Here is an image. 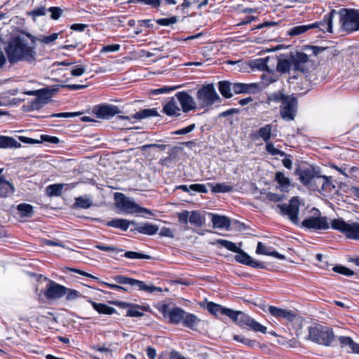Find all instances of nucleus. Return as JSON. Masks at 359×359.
I'll list each match as a JSON object with an SVG mask.
<instances>
[{
  "label": "nucleus",
  "instance_id": "nucleus-20",
  "mask_svg": "<svg viewBox=\"0 0 359 359\" xmlns=\"http://www.w3.org/2000/svg\"><path fill=\"white\" fill-rule=\"evenodd\" d=\"M93 112L98 118H110L120 113L118 107L110 104L97 105L93 107Z\"/></svg>",
  "mask_w": 359,
  "mask_h": 359
},
{
  "label": "nucleus",
  "instance_id": "nucleus-2",
  "mask_svg": "<svg viewBox=\"0 0 359 359\" xmlns=\"http://www.w3.org/2000/svg\"><path fill=\"white\" fill-rule=\"evenodd\" d=\"M326 48L312 45H304L302 46V51L290 53L291 61L294 70L304 74L310 72L313 68L314 61L310 57L317 56L320 53L324 51Z\"/></svg>",
  "mask_w": 359,
  "mask_h": 359
},
{
  "label": "nucleus",
  "instance_id": "nucleus-28",
  "mask_svg": "<svg viewBox=\"0 0 359 359\" xmlns=\"http://www.w3.org/2000/svg\"><path fill=\"white\" fill-rule=\"evenodd\" d=\"M256 253L258 255H269L278 259H285V257L283 255L280 254L276 250H273V248L266 247L262 242H258L256 249Z\"/></svg>",
  "mask_w": 359,
  "mask_h": 359
},
{
  "label": "nucleus",
  "instance_id": "nucleus-25",
  "mask_svg": "<svg viewBox=\"0 0 359 359\" xmlns=\"http://www.w3.org/2000/svg\"><path fill=\"white\" fill-rule=\"evenodd\" d=\"M65 187L66 189H73L76 187L75 184H53L46 187V194L50 196H60L62 194L63 187Z\"/></svg>",
  "mask_w": 359,
  "mask_h": 359
},
{
  "label": "nucleus",
  "instance_id": "nucleus-56",
  "mask_svg": "<svg viewBox=\"0 0 359 359\" xmlns=\"http://www.w3.org/2000/svg\"><path fill=\"white\" fill-rule=\"evenodd\" d=\"M195 128H196L195 123H192L185 128H181V129H179V130L172 132V134L175 135H186V134L191 133Z\"/></svg>",
  "mask_w": 359,
  "mask_h": 359
},
{
  "label": "nucleus",
  "instance_id": "nucleus-15",
  "mask_svg": "<svg viewBox=\"0 0 359 359\" xmlns=\"http://www.w3.org/2000/svg\"><path fill=\"white\" fill-rule=\"evenodd\" d=\"M24 36H27L29 40V41H28L24 39V62L32 65H35L36 63V53L35 48L39 38L30 34L25 30Z\"/></svg>",
  "mask_w": 359,
  "mask_h": 359
},
{
  "label": "nucleus",
  "instance_id": "nucleus-1",
  "mask_svg": "<svg viewBox=\"0 0 359 359\" xmlns=\"http://www.w3.org/2000/svg\"><path fill=\"white\" fill-rule=\"evenodd\" d=\"M158 311L171 325L182 323L184 327L194 330L196 325L200 322V319L195 314L188 313L179 306L170 307L169 304H163L160 306Z\"/></svg>",
  "mask_w": 359,
  "mask_h": 359
},
{
  "label": "nucleus",
  "instance_id": "nucleus-33",
  "mask_svg": "<svg viewBox=\"0 0 359 359\" xmlns=\"http://www.w3.org/2000/svg\"><path fill=\"white\" fill-rule=\"evenodd\" d=\"M109 304L115 305L116 306H118L121 309H126L128 308V309L130 308H141V310L143 311H150V307L149 305H140L137 304L130 303V302H121V301H109Z\"/></svg>",
  "mask_w": 359,
  "mask_h": 359
},
{
  "label": "nucleus",
  "instance_id": "nucleus-52",
  "mask_svg": "<svg viewBox=\"0 0 359 359\" xmlns=\"http://www.w3.org/2000/svg\"><path fill=\"white\" fill-rule=\"evenodd\" d=\"M47 11L50 13V18L54 20H58L63 13L62 9L57 6H51Z\"/></svg>",
  "mask_w": 359,
  "mask_h": 359
},
{
  "label": "nucleus",
  "instance_id": "nucleus-43",
  "mask_svg": "<svg viewBox=\"0 0 359 359\" xmlns=\"http://www.w3.org/2000/svg\"><path fill=\"white\" fill-rule=\"evenodd\" d=\"M275 181L283 189L287 188L290 185V180L285 177L284 173L276 172L275 174Z\"/></svg>",
  "mask_w": 359,
  "mask_h": 359
},
{
  "label": "nucleus",
  "instance_id": "nucleus-54",
  "mask_svg": "<svg viewBox=\"0 0 359 359\" xmlns=\"http://www.w3.org/2000/svg\"><path fill=\"white\" fill-rule=\"evenodd\" d=\"M290 95H285L282 92L278 91L272 93L270 97L269 100L271 101H273L274 102H281L282 103L288 98Z\"/></svg>",
  "mask_w": 359,
  "mask_h": 359
},
{
  "label": "nucleus",
  "instance_id": "nucleus-16",
  "mask_svg": "<svg viewBox=\"0 0 359 359\" xmlns=\"http://www.w3.org/2000/svg\"><path fill=\"white\" fill-rule=\"evenodd\" d=\"M297 108V99L293 95H290L281 104L280 114L285 121H293L296 116Z\"/></svg>",
  "mask_w": 359,
  "mask_h": 359
},
{
  "label": "nucleus",
  "instance_id": "nucleus-64",
  "mask_svg": "<svg viewBox=\"0 0 359 359\" xmlns=\"http://www.w3.org/2000/svg\"><path fill=\"white\" fill-rule=\"evenodd\" d=\"M80 112H61L57 114H52L49 117H57V118H69L74 117L80 115Z\"/></svg>",
  "mask_w": 359,
  "mask_h": 359
},
{
  "label": "nucleus",
  "instance_id": "nucleus-41",
  "mask_svg": "<svg viewBox=\"0 0 359 359\" xmlns=\"http://www.w3.org/2000/svg\"><path fill=\"white\" fill-rule=\"evenodd\" d=\"M14 191L13 185L4 177H0V196L6 197Z\"/></svg>",
  "mask_w": 359,
  "mask_h": 359
},
{
  "label": "nucleus",
  "instance_id": "nucleus-30",
  "mask_svg": "<svg viewBox=\"0 0 359 359\" xmlns=\"http://www.w3.org/2000/svg\"><path fill=\"white\" fill-rule=\"evenodd\" d=\"M271 124H266L264 126L261 127L256 134H252V138L257 139L258 137H261L266 143H268L269 142L271 137Z\"/></svg>",
  "mask_w": 359,
  "mask_h": 359
},
{
  "label": "nucleus",
  "instance_id": "nucleus-51",
  "mask_svg": "<svg viewBox=\"0 0 359 359\" xmlns=\"http://www.w3.org/2000/svg\"><path fill=\"white\" fill-rule=\"evenodd\" d=\"M65 296H66V300L70 302L80 297L81 294L76 290L67 287V290H66Z\"/></svg>",
  "mask_w": 359,
  "mask_h": 359
},
{
  "label": "nucleus",
  "instance_id": "nucleus-22",
  "mask_svg": "<svg viewBox=\"0 0 359 359\" xmlns=\"http://www.w3.org/2000/svg\"><path fill=\"white\" fill-rule=\"evenodd\" d=\"M179 103L181 105L182 110L184 113H187L197 108L196 104L194 98L186 91L177 92L175 94Z\"/></svg>",
  "mask_w": 359,
  "mask_h": 359
},
{
  "label": "nucleus",
  "instance_id": "nucleus-19",
  "mask_svg": "<svg viewBox=\"0 0 359 359\" xmlns=\"http://www.w3.org/2000/svg\"><path fill=\"white\" fill-rule=\"evenodd\" d=\"M318 172L312 165L308 167L298 166L294 171L295 175L299 176L300 182L306 188L311 184L315 176Z\"/></svg>",
  "mask_w": 359,
  "mask_h": 359
},
{
  "label": "nucleus",
  "instance_id": "nucleus-53",
  "mask_svg": "<svg viewBox=\"0 0 359 359\" xmlns=\"http://www.w3.org/2000/svg\"><path fill=\"white\" fill-rule=\"evenodd\" d=\"M177 22L176 16H172L168 18H159L156 20V22L161 26H169Z\"/></svg>",
  "mask_w": 359,
  "mask_h": 359
},
{
  "label": "nucleus",
  "instance_id": "nucleus-3",
  "mask_svg": "<svg viewBox=\"0 0 359 359\" xmlns=\"http://www.w3.org/2000/svg\"><path fill=\"white\" fill-rule=\"evenodd\" d=\"M113 279L117 284L109 283L104 281H102L101 284L107 286L109 289L126 292H128V288L120 285H128L137 287L139 290L144 291L148 293H153L156 291L161 290L160 287H156L154 285H147L144 281L122 275L115 276Z\"/></svg>",
  "mask_w": 359,
  "mask_h": 359
},
{
  "label": "nucleus",
  "instance_id": "nucleus-10",
  "mask_svg": "<svg viewBox=\"0 0 359 359\" xmlns=\"http://www.w3.org/2000/svg\"><path fill=\"white\" fill-rule=\"evenodd\" d=\"M309 339L320 345L330 346L334 339L332 328L318 324L309 328Z\"/></svg>",
  "mask_w": 359,
  "mask_h": 359
},
{
  "label": "nucleus",
  "instance_id": "nucleus-23",
  "mask_svg": "<svg viewBox=\"0 0 359 359\" xmlns=\"http://www.w3.org/2000/svg\"><path fill=\"white\" fill-rule=\"evenodd\" d=\"M336 14L337 11L334 9H332L329 13L323 16L322 20L315 22L311 25H317L315 28H319V29L323 32H327L329 33H332L333 18Z\"/></svg>",
  "mask_w": 359,
  "mask_h": 359
},
{
  "label": "nucleus",
  "instance_id": "nucleus-36",
  "mask_svg": "<svg viewBox=\"0 0 359 359\" xmlns=\"http://www.w3.org/2000/svg\"><path fill=\"white\" fill-rule=\"evenodd\" d=\"M205 221V218L199 212L193 210L189 212V222L196 227H201Z\"/></svg>",
  "mask_w": 359,
  "mask_h": 359
},
{
  "label": "nucleus",
  "instance_id": "nucleus-44",
  "mask_svg": "<svg viewBox=\"0 0 359 359\" xmlns=\"http://www.w3.org/2000/svg\"><path fill=\"white\" fill-rule=\"evenodd\" d=\"M92 205L90 200L86 197L79 196L76 198L73 207L75 208H89Z\"/></svg>",
  "mask_w": 359,
  "mask_h": 359
},
{
  "label": "nucleus",
  "instance_id": "nucleus-8",
  "mask_svg": "<svg viewBox=\"0 0 359 359\" xmlns=\"http://www.w3.org/2000/svg\"><path fill=\"white\" fill-rule=\"evenodd\" d=\"M339 13L343 31L348 34L359 31V9L341 8Z\"/></svg>",
  "mask_w": 359,
  "mask_h": 359
},
{
  "label": "nucleus",
  "instance_id": "nucleus-61",
  "mask_svg": "<svg viewBox=\"0 0 359 359\" xmlns=\"http://www.w3.org/2000/svg\"><path fill=\"white\" fill-rule=\"evenodd\" d=\"M41 143L48 142L50 144H57L60 142V139L56 136H50L48 135H41Z\"/></svg>",
  "mask_w": 359,
  "mask_h": 359
},
{
  "label": "nucleus",
  "instance_id": "nucleus-50",
  "mask_svg": "<svg viewBox=\"0 0 359 359\" xmlns=\"http://www.w3.org/2000/svg\"><path fill=\"white\" fill-rule=\"evenodd\" d=\"M332 269L334 272L346 276H351L354 274V272L352 270L342 265H336Z\"/></svg>",
  "mask_w": 359,
  "mask_h": 359
},
{
  "label": "nucleus",
  "instance_id": "nucleus-48",
  "mask_svg": "<svg viewBox=\"0 0 359 359\" xmlns=\"http://www.w3.org/2000/svg\"><path fill=\"white\" fill-rule=\"evenodd\" d=\"M124 257L128 259H150L151 257L150 255L137 252L134 251H127L124 254Z\"/></svg>",
  "mask_w": 359,
  "mask_h": 359
},
{
  "label": "nucleus",
  "instance_id": "nucleus-38",
  "mask_svg": "<svg viewBox=\"0 0 359 359\" xmlns=\"http://www.w3.org/2000/svg\"><path fill=\"white\" fill-rule=\"evenodd\" d=\"M158 113L156 108L142 109L132 116L135 119H144L151 116H158Z\"/></svg>",
  "mask_w": 359,
  "mask_h": 359
},
{
  "label": "nucleus",
  "instance_id": "nucleus-60",
  "mask_svg": "<svg viewBox=\"0 0 359 359\" xmlns=\"http://www.w3.org/2000/svg\"><path fill=\"white\" fill-rule=\"evenodd\" d=\"M86 72V68L83 65H78L71 69L70 74L73 76H79L84 74Z\"/></svg>",
  "mask_w": 359,
  "mask_h": 359
},
{
  "label": "nucleus",
  "instance_id": "nucleus-4",
  "mask_svg": "<svg viewBox=\"0 0 359 359\" xmlns=\"http://www.w3.org/2000/svg\"><path fill=\"white\" fill-rule=\"evenodd\" d=\"M4 50L9 62L15 63L22 59V31L12 32L6 43Z\"/></svg>",
  "mask_w": 359,
  "mask_h": 359
},
{
  "label": "nucleus",
  "instance_id": "nucleus-11",
  "mask_svg": "<svg viewBox=\"0 0 359 359\" xmlns=\"http://www.w3.org/2000/svg\"><path fill=\"white\" fill-rule=\"evenodd\" d=\"M229 318L242 327H249L255 332H259L263 334L266 333V327L262 325L243 311L233 310V314L230 316Z\"/></svg>",
  "mask_w": 359,
  "mask_h": 359
},
{
  "label": "nucleus",
  "instance_id": "nucleus-46",
  "mask_svg": "<svg viewBox=\"0 0 359 359\" xmlns=\"http://www.w3.org/2000/svg\"><path fill=\"white\" fill-rule=\"evenodd\" d=\"M128 4H142L152 8H158L161 4V0H128Z\"/></svg>",
  "mask_w": 359,
  "mask_h": 359
},
{
  "label": "nucleus",
  "instance_id": "nucleus-12",
  "mask_svg": "<svg viewBox=\"0 0 359 359\" xmlns=\"http://www.w3.org/2000/svg\"><path fill=\"white\" fill-rule=\"evenodd\" d=\"M331 227L337 230L350 239L359 240V223H346L341 218L334 219L331 222Z\"/></svg>",
  "mask_w": 359,
  "mask_h": 359
},
{
  "label": "nucleus",
  "instance_id": "nucleus-59",
  "mask_svg": "<svg viewBox=\"0 0 359 359\" xmlns=\"http://www.w3.org/2000/svg\"><path fill=\"white\" fill-rule=\"evenodd\" d=\"M141 308H130L127 310L126 316V317H142L144 315V313L142 311H140Z\"/></svg>",
  "mask_w": 359,
  "mask_h": 359
},
{
  "label": "nucleus",
  "instance_id": "nucleus-58",
  "mask_svg": "<svg viewBox=\"0 0 359 359\" xmlns=\"http://www.w3.org/2000/svg\"><path fill=\"white\" fill-rule=\"evenodd\" d=\"M59 36V33H53L49 36H41V39H39L38 41H41L42 43L45 44H49L52 42H54Z\"/></svg>",
  "mask_w": 359,
  "mask_h": 359
},
{
  "label": "nucleus",
  "instance_id": "nucleus-18",
  "mask_svg": "<svg viewBox=\"0 0 359 359\" xmlns=\"http://www.w3.org/2000/svg\"><path fill=\"white\" fill-rule=\"evenodd\" d=\"M302 227L310 230H326L329 229V224L326 217L311 216L302 221Z\"/></svg>",
  "mask_w": 359,
  "mask_h": 359
},
{
  "label": "nucleus",
  "instance_id": "nucleus-37",
  "mask_svg": "<svg viewBox=\"0 0 359 359\" xmlns=\"http://www.w3.org/2000/svg\"><path fill=\"white\" fill-rule=\"evenodd\" d=\"M208 186L211 188L212 193H227L233 190V186L226 183H208Z\"/></svg>",
  "mask_w": 359,
  "mask_h": 359
},
{
  "label": "nucleus",
  "instance_id": "nucleus-9",
  "mask_svg": "<svg viewBox=\"0 0 359 359\" xmlns=\"http://www.w3.org/2000/svg\"><path fill=\"white\" fill-rule=\"evenodd\" d=\"M196 97L198 109L209 108L215 102L221 100L213 83L202 86V87L198 90Z\"/></svg>",
  "mask_w": 359,
  "mask_h": 359
},
{
  "label": "nucleus",
  "instance_id": "nucleus-62",
  "mask_svg": "<svg viewBox=\"0 0 359 359\" xmlns=\"http://www.w3.org/2000/svg\"><path fill=\"white\" fill-rule=\"evenodd\" d=\"M189 189L194 191L202 194H207L208 189L205 184H192L189 186Z\"/></svg>",
  "mask_w": 359,
  "mask_h": 359
},
{
  "label": "nucleus",
  "instance_id": "nucleus-39",
  "mask_svg": "<svg viewBox=\"0 0 359 359\" xmlns=\"http://www.w3.org/2000/svg\"><path fill=\"white\" fill-rule=\"evenodd\" d=\"M20 146V143L18 142L14 138L0 135V148H18Z\"/></svg>",
  "mask_w": 359,
  "mask_h": 359
},
{
  "label": "nucleus",
  "instance_id": "nucleus-47",
  "mask_svg": "<svg viewBox=\"0 0 359 359\" xmlns=\"http://www.w3.org/2000/svg\"><path fill=\"white\" fill-rule=\"evenodd\" d=\"M218 243L224 248L229 251L237 253L240 250V248L237 247L236 244L232 241L220 239Z\"/></svg>",
  "mask_w": 359,
  "mask_h": 359
},
{
  "label": "nucleus",
  "instance_id": "nucleus-27",
  "mask_svg": "<svg viewBox=\"0 0 359 359\" xmlns=\"http://www.w3.org/2000/svg\"><path fill=\"white\" fill-rule=\"evenodd\" d=\"M210 215H212V222L214 228L224 229L226 230L230 229L231 220L229 217L212 213Z\"/></svg>",
  "mask_w": 359,
  "mask_h": 359
},
{
  "label": "nucleus",
  "instance_id": "nucleus-34",
  "mask_svg": "<svg viewBox=\"0 0 359 359\" xmlns=\"http://www.w3.org/2000/svg\"><path fill=\"white\" fill-rule=\"evenodd\" d=\"M135 230L137 231L140 233L148 235V236H153L155 235L158 228L156 225L149 224V223H145L142 225L137 226Z\"/></svg>",
  "mask_w": 359,
  "mask_h": 359
},
{
  "label": "nucleus",
  "instance_id": "nucleus-29",
  "mask_svg": "<svg viewBox=\"0 0 359 359\" xmlns=\"http://www.w3.org/2000/svg\"><path fill=\"white\" fill-rule=\"evenodd\" d=\"M88 302L90 303L93 309L100 314L112 315L117 313L114 307L109 306L106 304L97 303L92 299H88Z\"/></svg>",
  "mask_w": 359,
  "mask_h": 359
},
{
  "label": "nucleus",
  "instance_id": "nucleus-40",
  "mask_svg": "<svg viewBox=\"0 0 359 359\" xmlns=\"http://www.w3.org/2000/svg\"><path fill=\"white\" fill-rule=\"evenodd\" d=\"M292 67L290 54L287 59H280L278 61L276 70L280 73H287L290 72V68Z\"/></svg>",
  "mask_w": 359,
  "mask_h": 359
},
{
  "label": "nucleus",
  "instance_id": "nucleus-7",
  "mask_svg": "<svg viewBox=\"0 0 359 359\" xmlns=\"http://www.w3.org/2000/svg\"><path fill=\"white\" fill-rule=\"evenodd\" d=\"M115 205L121 210L129 214H146L153 216L151 210L141 207L135 202L129 200L123 193H114Z\"/></svg>",
  "mask_w": 359,
  "mask_h": 359
},
{
  "label": "nucleus",
  "instance_id": "nucleus-57",
  "mask_svg": "<svg viewBox=\"0 0 359 359\" xmlns=\"http://www.w3.org/2000/svg\"><path fill=\"white\" fill-rule=\"evenodd\" d=\"M177 217L178 219V222L180 224L187 225L189 222V212L188 210H183L181 212L177 213Z\"/></svg>",
  "mask_w": 359,
  "mask_h": 359
},
{
  "label": "nucleus",
  "instance_id": "nucleus-6",
  "mask_svg": "<svg viewBox=\"0 0 359 359\" xmlns=\"http://www.w3.org/2000/svg\"><path fill=\"white\" fill-rule=\"evenodd\" d=\"M115 205L121 210L129 214H146L153 216L151 210L141 207L135 202L129 200L123 193H114Z\"/></svg>",
  "mask_w": 359,
  "mask_h": 359
},
{
  "label": "nucleus",
  "instance_id": "nucleus-14",
  "mask_svg": "<svg viewBox=\"0 0 359 359\" xmlns=\"http://www.w3.org/2000/svg\"><path fill=\"white\" fill-rule=\"evenodd\" d=\"M282 215H286L290 220L294 224H299V201L297 196L292 197L289 203H284L278 205Z\"/></svg>",
  "mask_w": 359,
  "mask_h": 359
},
{
  "label": "nucleus",
  "instance_id": "nucleus-45",
  "mask_svg": "<svg viewBox=\"0 0 359 359\" xmlns=\"http://www.w3.org/2000/svg\"><path fill=\"white\" fill-rule=\"evenodd\" d=\"M236 254L237 255L234 257V259L238 263L248 266L250 263L251 257L241 249H240Z\"/></svg>",
  "mask_w": 359,
  "mask_h": 359
},
{
  "label": "nucleus",
  "instance_id": "nucleus-17",
  "mask_svg": "<svg viewBox=\"0 0 359 359\" xmlns=\"http://www.w3.org/2000/svg\"><path fill=\"white\" fill-rule=\"evenodd\" d=\"M334 187L330 178L320 175L318 172L307 189L313 191H318L323 194V192L330 191L332 188Z\"/></svg>",
  "mask_w": 359,
  "mask_h": 359
},
{
  "label": "nucleus",
  "instance_id": "nucleus-55",
  "mask_svg": "<svg viewBox=\"0 0 359 359\" xmlns=\"http://www.w3.org/2000/svg\"><path fill=\"white\" fill-rule=\"evenodd\" d=\"M46 9L44 6H39L30 12L27 13V15L32 16L34 20L36 17L45 15L46 13Z\"/></svg>",
  "mask_w": 359,
  "mask_h": 359
},
{
  "label": "nucleus",
  "instance_id": "nucleus-31",
  "mask_svg": "<svg viewBox=\"0 0 359 359\" xmlns=\"http://www.w3.org/2000/svg\"><path fill=\"white\" fill-rule=\"evenodd\" d=\"M317 25H301L291 27L287 31V34L290 36H296L301 35L309 29H314Z\"/></svg>",
  "mask_w": 359,
  "mask_h": 359
},
{
  "label": "nucleus",
  "instance_id": "nucleus-5",
  "mask_svg": "<svg viewBox=\"0 0 359 359\" xmlns=\"http://www.w3.org/2000/svg\"><path fill=\"white\" fill-rule=\"evenodd\" d=\"M27 274L32 277H34L39 282L42 280L47 282L46 288L42 291L44 297L48 301L55 300L63 297L67 287L60 285L55 281L43 276L42 274L33 273L27 272Z\"/></svg>",
  "mask_w": 359,
  "mask_h": 359
},
{
  "label": "nucleus",
  "instance_id": "nucleus-49",
  "mask_svg": "<svg viewBox=\"0 0 359 359\" xmlns=\"http://www.w3.org/2000/svg\"><path fill=\"white\" fill-rule=\"evenodd\" d=\"M266 151L271 155H280V156H286V153L276 148L272 142H268L266 145Z\"/></svg>",
  "mask_w": 359,
  "mask_h": 359
},
{
  "label": "nucleus",
  "instance_id": "nucleus-26",
  "mask_svg": "<svg viewBox=\"0 0 359 359\" xmlns=\"http://www.w3.org/2000/svg\"><path fill=\"white\" fill-rule=\"evenodd\" d=\"M162 111L169 116L178 117L181 114L180 109L178 107L177 102L173 97H170L168 102L163 106Z\"/></svg>",
  "mask_w": 359,
  "mask_h": 359
},
{
  "label": "nucleus",
  "instance_id": "nucleus-42",
  "mask_svg": "<svg viewBox=\"0 0 359 359\" xmlns=\"http://www.w3.org/2000/svg\"><path fill=\"white\" fill-rule=\"evenodd\" d=\"M255 87V84H247L243 83H232V90L236 94L246 93L251 91V89Z\"/></svg>",
  "mask_w": 359,
  "mask_h": 359
},
{
  "label": "nucleus",
  "instance_id": "nucleus-13",
  "mask_svg": "<svg viewBox=\"0 0 359 359\" xmlns=\"http://www.w3.org/2000/svg\"><path fill=\"white\" fill-rule=\"evenodd\" d=\"M54 91V89L49 88H43L34 91L24 90V95H36V97L30 103L29 109L38 110L41 109L45 104L49 102Z\"/></svg>",
  "mask_w": 359,
  "mask_h": 359
},
{
  "label": "nucleus",
  "instance_id": "nucleus-32",
  "mask_svg": "<svg viewBox=\"0 0 359 359\" xmlns=\"http://www.w3.org/2000/svg\"><path fill=\"white\" fill-rule=\"evenodd\" d=\"M105 225L109 227L119 229L122 231H127L130 226V222L126 219L115 218L110 221H107Z\"/></svg>",
  "mask_w": 359,
  "mask_h": 359
},
{
  "label": "nucleus",
  "instance_id": "nucleus-63",
  "mask_svg": "<svg viewBox=\"0 0 359 359\" xmlns=\"http://www.w3.org/2000/svg\"><path fill=\"white\" fill-rule=\"evenodd\" d=\"M121 46L118 43L104 46L100 50L101 53L116 52L120 50Z\"/></svg>",
  "mask_w": 359,
  "mask_h": 359
},
{
  "label": "nucleus",
  "instance_id": "nucleus-24",
  "mask_svg": "<svg viewBox=\"0 0 359 359\" xmlns=\"http://www.w3.org/2000/svg\"><path fill=\"white\" fill-rule=\"evenodd\" d=\"M206 309L210 314L217 318L219 316H226L229 318L230 316H233V309L224 307L222 305L212 302H207Z\"/></svg>",
  "mask_w": 359,
  "mask_h": 359
},
{
  "label": "nucleus",
  "instance_id": "nucleus-35",
  "mask_svg": "<svg viewBox=\"0 0 359 359\" xmlns=\"http://www.w3.org/2000/svg\"><path fill=\"white\" fill-rule=\"evenodd\" d=\"M218 90L221 95L226 99L233 96L231 93L232 83L229 81H222L218 82Z\"/></svg>",
  "mask_w": 359,
  "mask_h": 359
},
{
  "label": "nucleus",
  "instance_id": "nucleus-21",
  "mask_svg": "<svg viewBox=\"0 0 359 359\" xmlns=\"http://www.w3.org/2000/svg\"><path fill=\"white\" fill-rule=\"evenodd\" d=\"M268 310L269 313L278 320H285L292 323L297 317V313L293 311L278 308L275 306H269Z\"/></svg>",
  "mask_w": 359,
  "mask_h": 359
}]
</instances>
